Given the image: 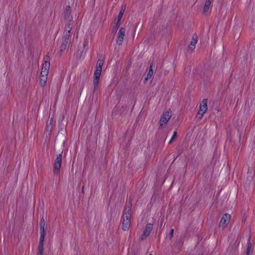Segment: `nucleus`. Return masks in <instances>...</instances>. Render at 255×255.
<instances>
[{"mask_svg": "<svg viewBox=\"0 0 255 255\" xmlns=\"http://www.w3.org/2000/svg\"><path fill=\"white\" fill-rule=\"evenodd\" d=\"M50 61L49 58H45L44 62L42 65L40 76L39 84L41 87L44 88L47 84V76L49 73Z\"/></svg>", "mask_w": 255, "mask_h": 255, "instance_id": "nucleus-1", "label": "nucleus"}, {"mask_svg": "<svg viewBox=\"0 0 255 255\" xmlns=\"http://www.w3.org/2000/svg\"><path fill=\"white\" fill-rule=\"evenodd\" d=\"M131 210L129 208L126 210L123 216L122 229L124 231L128 230L130 225Z\"/></svg>", "mask_w": 255, "mask_h": 255, "instance_id": "nucleus-2", "label": "nucleus"}, {"mask_svg": "<svg viewBox=\"0 0 255 255\" xmlns=\"http://www.w3.org/2000/svg\"><path fill=\"white\" fill-rule=\"evenodd\" d=\"M207 111V100L204 99L200 103L199 106V110L198 112L197 115L195 117V120L197 121H200L204 115Z\"/></svg>", "mask_w": 255, "mask_h": 255, "instance_id": "nucleus-3", "label": "nucleus"}, {"mask_svg": "<svg viewBox=\"0 0 255 255\" xmlns=\"http://www.w3.org/2000/svg\"><path fill=\"white\" fill-rule=\"evenodd\" d=\"M172 116V113L170 110L164 112L159 122L160 127L166 125Z\"/></svg>", "mask_w": 255, "mask_h": 255, "instance_id": "nucleus-4", "label": "nucleus"}, {"mask_svg": "<svg viewBox=\"0 0 255 255\" xmlns=\"http://www.w3.org/2000/svg\"><path fill=\"white\" fill-rule=\"evenodd\" d=\"M62 155L58 154L56 158L53 167V172L55 174H58L62 163Z\"/></svg>", "mask_w": 255, "mask_h": 255, "instance_id": "nucleus-5", "label": "nucleus"}, {"mask_svg": "<svg viewBox=\"0 0 255 255\" xmlns=\"http://www.w3.org/2000/svg\"><path fill=\"white\" fill-rule=\"evenodd\" d=\"M126 29L122 27L120 28L119 31L117 34L116 43L117 44L121 45L122 44L125 36Z\"/></svg>", "mask_w": 255, "mask_h": 255, "instance_id": "nucleus-6", "label": "nucleus"}, {"mask_svg": "<svg viewBox=\"0 0 255 255\" xmlns=\"http://www.w3.org/2000/svg\"><path fill=\"white\" fill-rule=\"evenodd\" d=\"M153 229V224H147L145 226V228L141 236V239L142 240H144L147 238V237L149 236L150 233L152 231Z\"/></svg>", "mask_w": 255, "mask_h": 255, "instance_id": "nucleus-7", "label": "nucleus"}, {"mask_svg": "<svg viewBox=\"0 0 255 255\" xmlns=\"http://www.w3.org/2000/svg\"><path fill=\"white\" fill-rule=\"evenodd\" d=\"M231 219V216L229 214H225L222 217L220 222V226L225 228L230 222Z\"/></svg>", "mask_w": 255, "mask_h": 255, "instance_id": "nucleus-8", "label": "nucleus"}, {"mask_svg": "<svg viewBox=\"0 0 255 255\" xmlns=\"http://www.w3.org/2000/svg\"><path fill=\"white\" fill-rule=\"evenodd\" d=\"M104 64V61L103 60L99 59L97 61L96 69L94 72V75H101L102 70V66Z\"/></svg>", "mask_w": 255, "mask_h": 255, "instance_id": "nucleus-9", "label": "nucleus"}, {"mask_svg": "<svg viewBox=\"0 0 255 255\" xmlns=\"http://www.w3.org/2000/svg\"><path fill=\"white\" fill-rule=\"evenodd\" d=\"M72 21L70 20L68 22L67 25L65 26L63 37H68V38L69 37L70 35V33L72 29Z\"/></svg>", "mask_w": 255, "mask_h": 255, "instance_id": "nucleus-10", "label": "nucleus"}, {"mask_svg": "<svg viewBox=\"0 0 255 255\" xmlns=\"http://www.w3.org/2000/svg\"><path fill=\"white\" fill-rule=\"evenodd\" d=\"M197 42V36L196 35H193L192 39L190 41V44L188 46V48L191 51H193L194 50L195 48V45Z\"/></svg>", "mask_w": 255, "mask_h": 255, "instance_id": "nucleus-11", "label": "nucleus"}, {"mask_svg": "<svg viewBox=\"0 0 255 255\" xmlns=\"http://www.w3.org/2000/svg\"><path fill=\"white\" fill-rule=\"evenodd\" d=\"M212 0H206L203 7V12L204 13H207L210 9L211 8Z\"/></svg>", "mask_w": 255, "mask_h": 255, "instance_id": "nucleus-12", "label": "nucleus"}, {"mask_svg": "<svg viewBox=\"0 0 255 255\" xmlns=\"http://www.w3.org/2000/svg\"><path fill=\"white\" fill-rule=\"evenodd\" d=\"M68 37H63L62 38V43L60 46V50L61 51H64L66 47L67 44L68 42Z\"/></svg>", "mask_w": 255, "mask_h": 255, "instance_id": "nucleus-13", "label": "nucleus"}, {"mask_svg": "<svg viewBox=\"0 0 255 255\" xmlns=\"http://www.w3.org/2000/svg\"><path fill=\"white\" fill-rule=\"evenodd\" d=\"M94 78L93 80V84L94 86V88L96 89L98 87V84L99 82L100 77L101 75H94Z\"/></svg>", "mask_w": 255, "mask_h": 255, "instance_id": "nucleus-14", "label": "nucleus"}, {"mask_svg": "<svg viewBox=\"0 0 255 255\" xmlns=\"http://www.w3.org/2000/svg\"><path fill=\"white\" fill-rule=\"evenodd\" d=\"M153 73V71L152 69V66H150L148 72L147 73L146 77L145 78L144 81L146 82L149 79L151 78Z\"/></svg>", "mask_w": 255, "mask_h": 255, "instance_id": "nucleus-15", "label": "nucleus"}, {"mask_svg": "<svg viewBox=\"0 0 255 255\" xmlns=\"http://www.w3.org/2000/svg\"><path fill=\"white\" fill-rule=\"evenodd\" d=\"M124 11H125V8H122L120 10V12H119V15H118V18H117V23L118 24L121 21V19H122V17L123 16Z\"/></svg>", "mask_w": 255, "mask_h": 255, "instance_id": "nucleus-16", "label": "nucleus"}, {"mask_svg": "<svg viewBox=\"0 0 255 255\" xmlns=\"http://www.w3.org/2000/svg\"><path fill=\"white\" fill-rule=\"evenodd\" d=\"M45 238V231H40V237L39 244H44Z\"/></svg>", "mask_w": 255, "mask_h": 255, "instance_id": "nucleus-17", "label": "nucleus"}, {"mask_svg": "<svg viewBox=\"0 0 255 255\" xmlns=\"http://www.w3.org/2000/svg\"><path fill=\"white\" fill-rule=\"evenodd\" d=\"M44 244H39L38 255H43Z\"/></svg>", "mask_w": 255, "mask_h": 255, "instance_id": "nucleus-18", "label": "nucleus"}, {"mask_svg": "<svg viewBox=\"0 0 255 255\" xmlns=\"http://www.w3.org/2000/svg\"><path fill=\"white\" fill-rule=\"evenodd\" d=\"M40 230L45 231V221L43 218L40 220Z\"/></svg>", "mask_w": 255, "mask_h": 255, "instance_id": "nucleus-19", "label": "nucleus"}, {"mask_svg": "<svg viewBox=\"0 0 255 255\" xmlns=\"http://www.w3.org/2000/svg\"><path fill=\"white\" fill-rule=\"evenodd\" d=\"M176 135H177V132L176 131H174L173 134V135L171 137V138L170 139V140H169V144H170L171 143V142H172V141L174 140V139L175 138V137L176 136Z\"/></svg>", "mask_w": 255, "mask_h": 255, "instance_id": "nucleus-20", "label": "nucleus"}, {"mask_svg": "<svg viewBox=\"0 0 255 255\" xmlns=\"http://www.w3.org/2000/svg\"><path fill=\"white\" fill-rule=\"evenodd\" d=\"M251 244L250 243H249L248 244V248H247V255H249L251 251Z\"/></svg>", "mask_w": 255, "mask_h": 255, "instance_id": "nucleus-21", "label": "nucleus"}, {"mask_svg": "<svg viewBox=\"0 0 255 255\" xmlns=\"http://www.w3.org/2000/svg\"><path fill=\"white\" fill-rule=\"evenodd\" d=\"M173 233H174V230L173 229H171L170 230V233H169V235H170V237L171 238H172V237H173Z\"/></svg>", "mask_w": 255, "mask_h": 255, "instance_id": "nucleus-22", "label": "nucleus"}, {"mask_svg": "<svg viewBox=\"0 0 255 255\" xmlns=\"http://www.w3.org/2000/svg\"><path fill=\"white\" fill-rule=\"evenodd\" d=\"M86 43L85 42L84 43V46H86Z\"/></svg>", "mask_w": 255, "mask_h": 255, "instance_id": "nucleus-23", "label": "nucleus"}, {"mask_svg": "<svg viewBox=\"0 0 255 255\" xmlns=\"http://www.w3.org/2000/svg\"><path fill=\"white\" fill-rule=\"evenodd\" d=\"M52 119H51V121H50V124H52Z\"/></svg>", "mask_w": 255, "mask_h": 255, "instance_id": "nucleus-24", "label": "nucleus"}, {"mask_svg": "<svg viewBox=\"0 0 255 255\" xmlns=\"http://www.w3.org/2000/svg\"><path fill=\"white\" fill-rule=\"evenodd\" d=\"M152 255V254H149V255Z\"/></svg>", "mask_w": 255, "mask_h": 255, "instance_id": "nucleus-25", "label": "nucleus"}]
</instances>
